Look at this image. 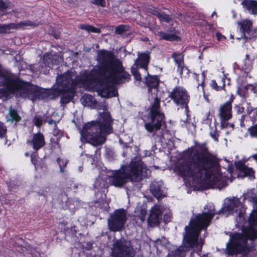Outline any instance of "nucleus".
Masks as SVG:
<instances>
[{"label":"nucleus","instance_id":"obj_32","mask_svg":"<svg viewBox=\"0 0 257 257\" xmlns=\"http://www.w3.org/2000/svg\"><path fill=\"white\" fill-rule=\"evenodd\" d=\"M226 77L225 76H223L221 77V82L222 83V85L218 86L217 82L215 80H212L210 83V86L214 90L216 91H220L221 90H224L225 92L226 91L225 87V80Z\"/></svg>","mask_w":257,"mask_h":257},{"label":"nucleus","instance_id":"obj_2","mask_svg":"<svg viewBox=\"0 0 257 257\" xmlns=\"http://www.w3.org/2000/svg\"><path fill=\"white\" fill-rule=\"evenodd\" d=\"M97 61L100 64L99 69L90 73L94 76L105 75L106 80H111L116 84H123L131 80V75L125 71L121 61L115 58L112 52L104 49L98 50Z\"/></svg>","mask_w":257,"mask_h":257},{"label":"nucleus","instance_id":"obj_58","mask_svg":"<svg viewBox=\"0 0 257 257\" xmlns=\"http://www.w3.org/2000/svg\"><path fill=\"white\" fill-rule=\"evenodd\" d=\"M9 8V4L3 0H0V10H6Z\"/></svg>","mask_w":257,"mask_h":257},{"label":"nucleus","instance_id":"obj_46","mask_svg":"<svg viewBox=\"0 0 257 257\" xmlns=\"http://www.w3.org/2000/svg\"><path fill=\"white\" fill-rule=\"evenodd\" d=\"M247 132L251 137H255L257 138V122L256 124H252L247 128Z\"/></svg>","mask_w":257,"mask_h":257},{"label":"nucleus","instance_id":"obj_37","mask_svg":"<svg viewBox=\"0 0 257 257\" xmlns=\"http://www.w3.org/2000/svg\"><path fill=\"white\" fill-rule=\"evenodd\" d=\"M138 66H136L133 65L131 68V72L132 73L133 76L134 77V79L139 81H141L142 80V76L140 72L139 71L138 69H140Z\"/></svg>","mask_w":257,"mask_h":257},{"label":"nucleus","instance_id":"obj_36","mask_svg":"<svg viewBox=\"0 0 257 257\" xmlns=\"http://www.w3.org/2000/svg\"><path fill=\"white\" fill-rule=\"evenodd\" d=\"M15 23H10L9 24H0V34H9L10 33L11 29H14L15 27Z\"/></svg>","mask_w":257,"mask_h":257},{"label":"nucleus","instance_id":"obj_59","mask_svg":"<svg viewBox=\"0 0 257 257\" xmlns=\"http://www.w3.org/2000/svg\"><path fill=\"white\" fill-rule=\"evenodd\" d=\"M108 227L111 230L116 231L122 230L124 226H108Z\"/></svg>","mask_w":257,"mask_h":257},{"label":"nucleus","instance_id":"obj_28","mask_svg":"<svg viewBox=\"0 0 257 257\" xmlns=\"http://www.w3.org/2000/svg\"><path fill=\"white\" fill-rule=\"evenodd\" d=\"M94 189L95 191H103L102 190L108 187L106 179H103L101 177H98L94 181Z\"/></svg>","mask_w":257,"mask_h":257},{"label":"nucleus","instance_id":"obj_47","mask_svg":"<svg viewBox=\"0 0 257 257\" xmlns=\"http://www.w3.org/2000/svg\"><path fill=\"white\" fill-rule=\"evenodd\" d=\"M158 19L161 22L166 23H169L172 20V18L170 16L164 13H161L159 15Z\"/></svg>","mask_w":257,"mask_h":257},{"label":"nucleus","instance_id":"obj_62","mask_svg":"<svg viewBox=\"0 0 257 257\" xmlns=\"http://www.w3.org/2000/svg\"><path fill=\"white\" fill-rule=\"evenodd\" d=\"M234 99L235 96H234L233 94H232L230 96L229 99L226 102L229 104H232Z\"/></svg>","mask_w":257,"mask_h":257},{"label":"nucleus","instance_id":"obj_31","mask_svg":"<svg viewBox=\"0 0 257 257\" xmlns=\"http://www.w3.org/2000/svg\"><path fill=\"white\" fill-rule=\"evenodd\" d=\"M40 22L37 21H31L30 20L24 21L20 22L17 24H15V28L17 29L18 28H24L25 27H31L33 28H36L40 25Z\"/></svg>","mask_w":257,"mask_h":257},{"label":"nucleus","instance_id":"obj_18","mask_svg":"<svg viewBox=\"0 0 257 257\" xmlns=\"http://www.w3.org/2000/svg\"><path fill=\"white\" fill-rule=\"evenodd\" d=\"M172 58L173 59L175 65L177 66V71L179 73L180 76H183V72H186L185 77H189V70L187 67L185 66L184 62V56L180 53L175 52L172 54Z\"/></svg>","mask_w":257,"mask_h":257},{"label":"nucleus","instance_id":"obj_56","mask_svg":"<svg viewBox=\"0 0 257 257\" xmlns=\"http://www.w3.org/2000/svg\"><path fill=\"white\" fill-rule=\"evenodd\" d=\"M235 108L236 110V112L238 114H242L243 112H244V107L243 106H241L240 105H236Z\"/></svg>","mask_w":257,"mask_h":257},{"label":"nucleus","instance_id":"obj_39","mask_svg":"<svg viewBox=\"0 0 257 257\" xmlns=\"http://www.w3.org/2000/svg\"><path fill=\"white\" fill-rule=\"evenodd\" d=\"M37 152L38 151H34L31 155V162L34 165L36 169L39 167H42L38 163L39 161H38L39 156Z\"/></svg>","mask_w":257,"mask_h":257},{"label":"nucleus","instance_id":"obj_17","mask_svg":"<svg viewBox=\"0 0 257 257\" xmlns=\"http://www.w3.org/2000/svg\"><path fill=\"white\" fill-rule=\"evenodd\" d=\"M240 204V198L233 197L232 198H229L226 203L223 204L221 208L217 212L218 214H225L226 216L232 214L235 208L239 207Z\"/></svg>","mask_w":257,"mask_h":257},{"label":"nucleus","instance_id":"obj_49","mask_svg":"<svg viewBox=\"0 0 257 257\" xmlns=\"http://www.w3.org/2000/svg\"><path fill=\"white\" fill-rule=\"evenodd\" d=\"M91 3L98 7L104 8L106 7L105 0H91Z\"/></svg>","mask_w":257,"mask_h":257},{"label":"nucleus","instance_id":"obj_15","mask_svg":"<svg viewBox=\"0 0 257 257\" xmlns=\"http://www.w3.org/2000/svg\"><path fill=\"white\" fill-rule=\"evenodd\" d=\"M238 26H239V30L241 33V37L246 41L251 40L257 36V32L255 30H252V22L247 19L242 20L238 22Z\"/></svg>","mask_w":257,"mask_h":257},{"label":"nucleus","instance_id":"obj_10","mask_svg":"<svg viewBox=\"0 0 257 257\" xmlns=\"http://www.w3.org/2000/svg\"><path fill=\"white\" fill-rule=\"evenodd\" d=\"M82 81L84 84L91 85L95 82H98L101 84V88L99 89V93L105 98H111L116 96L118 95L117 88L110 83L114 85H120L113 83L111 80H106L105 78V75H103L102 78L100 76H95L92 73L85 75L82 78Z\"/></svg>","mask_w":257,"mask_h":257},{"label":"nucleus","instance_id":"obj_33","mask_svg":"<svg viewBox=\"0 0 257 257\" xmlns=\"http://www.w3.org/2000/svg\"><path fill=\"white\" fill-rule=\"evenodd\" d=\"M242 197H243V202H244L246 200H248V201L254 204L256 202V200H257V195L254 192L253 189L249 190L246 193H243Z\"/></svg>","mask_w":257,"mask_h":257},{"label":"nucleus","instance_id":"obj_1","mask_svg":"<svg viewBox=\"0 0 257 257\" xmlns=\"http://www.w3.org/2000/svg\"><path fill=\"white\" fill-rule=\"evenodd\" d=\"M188 161L181 162L178 171L182 177H189L201 180L204 175V180L207 182V188L218 184L221 175L218 172L220 160L211 153L206 142H195L193 147L186 151Z\"/></svg>","mask_w":257,"mask_h":257},{"label":"nucleus","instance_id":"obj_6","mask_svg":"<svg viewBox=\"0 0 257 257\" xmlns=\"http://www.w3.org/2000/svg\"><path fill=\"white\" fill-rule=\"evenodd\" d=\"M56 82L57 86L52 88L51 97L55 98L62 95L60 103L62 104L70 102L76 92L78 85L81 83L84 84L82 78L76 77L73 79L72 73L69 70L62 74L58 75Z\"/></svg>","mask_w":257,"mask_h":257},{"label":"nucleus","instance_id":"obj_25","mask_svg":"<svg viewBox=\"0 0 257 257\" xmlns=\"http://www.w3.org/2000/svg\"><path fill=\"white\" fill-rule=\"evenodd\" d=\"M162 185L158 182H153L150 185V191L153 195L158 199L164 197Z\"/></svg>","mask_w":257,"mask_h":257},{"label":"nucleus","instance_id":"obj_61","mask_svg":"<svg viewBox=\"0 0 257 257\" xmlns=\"http://www.w3.org/2000/svg\"><path fill=\"white\" fill-rule=\"evenodd\" d=\"M257 116V110L253 111V116L251 118L252 124H253L255 122L256 119L255 117Z\"/></svg>","mask_w":257,"mask_h":257},{"label":"nucleus","instance_id":"obj_27","mask_svg":"<svg viewBox=\"0 0 257 257\" xmlns=\"http://www.w3.org/2000/svg\"><path fill=\"white\" fill-rule=\"evenodd\" d=\"M60 142V140L59 139H54V138H51L49 144L50 154L58 155L61 153V146Z\"/></svg>","mask_w":257,"mask_h":257},{"label":"nucleus","instance_id":"obj_22","mask_svg":"<svg viewBox=\"0 0 257 257\" xmlns=\"http://www.w3.org/2000/svg\"><path fill=\"white\" fill-rule=\"evenodd\" d=\"M147 75L145 77V83L148 87V92H151L152 89L158 90L160 83V76L159 75H153L147 72Z\"/></svg>","mask_w":257,"mask_h":257},{"label":"nucleus","instance_id":"obj_30","mask_svg":"<svg viewBox=\"0 0 257 257\" xmlns=\"http://www.w3.org/2000/svg\"><path fill=\"white\" fill-rule=\"evenodd\" d=\"M247 106L246 108V114L242 115L240 118V125L241 127L244 128H245L246 126L249 125V124H247L245 122V121L246 122L247 121L246 117H247L248 115H250L254 110V109L252 108L250 103H247Z\"/></svg>","mask_w":257,"mask_h":257},{"label":"nucleus","instance_id":"obj_3","mask_svg":"<svg viewBox=\"0 0 257 257\" xmlns=\"http://www.w3.org/2000/svg\"><path fill=\"white\" fill-rule=\"evenodd\" d=\"M113 119L108 111L99 114L98 120L85 123L80 134L87 142L93 146H100L106 140V136L113 132Z\"/></svg>","mask_w":257,"mask_h":257},{"label":"nucleus","instance_id":"obj_7","mask_svg":"<svg viewBox=\"0 0 257 257\" xmlns=\"http://www.w3.org/2000/svg\"><path fill=\"white\" fill-rule=\"evenodd\" d=\"M161 100L156 96L151 104L146 116V121L144 123L145 130L149 133L153 134V136L162 140L164 138L162 127L166 128L165 115L162 111Z\"/></svg>","mask_w":257,"mask_h":257},{"label":"nucleus","instance_id":"obj_52","mask_svg":"<svg viewBox=\"0 0 257 257\" xmlns=\"http://www.w3.org/2000/svg\"><path fill=\"white\" fill-rule=\"evenodd\" d=\"M247 85L248 89H250L251 92L257 96V84H247Z\"/></svg>","mask_w":257,"mask_h":257},{"label":"nucleus","instance_id":"obj_29","mask_svg":"<svg viewBox=\"0 0 257 257\" xmlns=\"http://www.w3.org/2000/svg\"><path fill=\"white\" fill-rule=\"evenodd\" d=\"M9 115L10 116V118H7V121L8 122L13 123L15 121L16 122H18L22 119L18 110L13 108L12 106L9 107Z\"/></svg>","mask_w":257,"mask_h":257},{"label":"nucleus","instance_id":"obj_57","mask_svg":"<svg viewBox=\"0 0 257 257\" xmlns=\"http://www.w3.org/2000/svg\"><path fill=\"white\" fill-rule=\"evenodd\" d=\"M147 214V211L145 209H141L140 211V214L139 216V218L142 221H144L145 219L146 216Z\"/></svg>","mask_w":257,"mask_h":257},{"label":"nucleus","instance_id":"obj_44","mask_svg":"<svg viewBox=\"0 0 257 257\" xmlns=\"http://www.w3.org/2000/svg\"><path fill=\"white\" fill-rule=\"evenodd\" d=\"M242 173H243V177H249L253 179L255 178V172L252 168L246 166L245 169H244Z\"/></svg>","mask_w":257,"mask_h":257},{"label":"nucleus","instance_id":"obj_12","mask_svg":"<svg viewBox=\"0 0 257 257\" xmlns=\"http://www.w3.org/2000/svg\"><path fill=\"white\" fill-rule=\"evenodd\" d=\"M3 88H0V99L7 100L11 95L18 97L19 93V77L14 75H4L2 82Z\"/></svg>","mask_w":257,"mask_h":257},{"label":"nucleus","instance_id":"obj_20","mask_svg":"<svg viewBox=\"0 0 257 257\" xmlns=\"http://www.w3.org/2000/svg\"><path fill=\"white\" fill-rule=\"evenodd\" d=\"M151 60V52L146 51L144 52H138V57L133 65L148 71V66Z\"/></svg>","mask_w":257,"mask_h":257},{"label":"nucleus","instance_id":"obj_21","mask_svg":"<svg viewBox=\"0 0 257 257\" xmlns=\"http://www.w3.org/2000/svg\"><path fill=\"white\" fill-rule=\"evenodd\" d=\"M27 143L32 146L34 151H38L46 145L44 135L39 131L34 134L32 139L27 140Z\"/></svg>","mask_w":257,"mask_h":257},{"label":"nucleus","instance_id":"obj_24","mask_svg":"<svg viewBox=\"0 0 257 257\" xmlns=\"http://www.w3.org/2000/svg\"><path fill=\"white\" fill-rule=\"evenodd\" d=\"M241 5L245 9L247 10L249 14L257 16V1L243 0Z\"/></svg>","mask_w":257,"mask_h":257},{"label":"nucleus","instance_id":"obj_50","mask_svg":"<svg viewBox=\"0 0 257 257\" xmlns=\"http://www.w3.org/2000/svg\"><path fill=\"white\" fill-rule=\"evenodd\" d=\"M172 218V213L169 211L168 213H166L163 216V222L165 224L169 223Z\"/></svg>","mask_w":257,"mask_h":257},{"label":"nucleus","instance_id":"obj_9","mask_svg":"<svg viewBox=\"0 0 257 257\" xmlns=\"http://www.w3.org/2000/svg\"><path fill=\"white\" fill-rule=\"evenodd\" d=\"M19 93L18 97H29L32 100L45 99L51 97V89H44L31 82L26 81L19 77Z\"/></svg>","mask_w":257,"mask_h":257},{"label":"nucleus","instance_id":"obj_51","mask_svg":"<svg viewBox=\"0 0 257 257\" xmlns=\"http://www.w3.org/2000/svg\"><path fill=\"white\" fill-rule=\"evenodd\" d=\"M235 168L240 171L241 172H242L244 169H245V167L246 166L241 161H238L235 163Z\"/></svg>","mask_w":257,"mask_h":257},{"label":"nucleus","instance_id":"obj_4","mask_svg":"<svg viewBox=\"0 0 257 257\" xmlns=\"http://www.w3.org/2000/svg\"><path fill=\"white\" fill-rule=\"evenodd\" d=\"M240 232L230 233L229 241L226 243L224 252L229 255L236 257H250V249L247 245L248 239L257 238V229L254 226H240Z\"/></svg>","mask_w":257,"mask_h":257},{"label":"nucleus","instance_id":"obj_26","mask_svg":"<svg viewBox=\"0 0 257 257\" xmlns=\"http://www.w3.org/2000/svg\"><path fill=\"white\" fill-rule=\"evenodd\" d=\"M157 36L160 40H164L168 41L180 42L181 38L180 37L176 35V34H170L163 31L158 32Z\"/></svg>","mask_w":257,"mask_h":257},{"label":"nucleus","instance_id":"obj_34","mask_svg":"<svg viewBox=\"0 0 257 257\" xmlns=\"http://www.w3.org/2000/svg\"><path fill=\"white\" fill-rule=\"evenodd\" d=\"M32 122L37 128L40 129L41 126L46 122V120L44 115H35L32 119Z\"/></svg>","mask_w":257,"mask_h":257},{"label":"nucleus","instance_id":"obj_16","mask_svg":"<svg viewBox=\"0 0 257 257\" xmlns=\"http://www.w3.org/2000/svg\"><path fill=\"white\" fill-rule=\"evenodd\" d=\"M127 219L126 210L119 208L110 214L107 219L108 225H125Z\"/></svg>","mask_w":257,"mask_h":257},{"label":"nucleus","instance_id":"obj_13","mask_svg":"<svg viewBox=\"0 0 257 257\" xmlns=\"http://www.w3.org/2000/svg\"><path fill=\"white\" fill-rule=\"evenodd\" d=\"M136 254L131 242L123 238L116 239L111 248L113 257H134Z\"/></svg>","mask_w":257,"mask_h":257},{"label":"nucleus","instance_id":"obj_55","mask_svg":"<svg viewBox=\"0 0 257 257\" xmlns=\"http://www.w3.org/2000/svg\"><path fill=\"white\" fill-rule=\"evenodd\" d=\"M82 246L83 248L89 250L92 248V243L90 242H84Z\"/></svg>","mask_w":257,"mask_h":257},{"label":"nucleus","instance_id":"obj_23","mask_svg":"<svg viewBox=\"0 0 257 257\" xmlns=\"http://www.w3.org/2000/svg\"><path fill=\"white\" fill-rule=\"evenodd\" d=\"M161 216V211L159 208L153 209L148 219V225H159Z\"/></svg>","mask_w":257,"mask_h":257},{"label":"nucleus","instance_id":"obj_53","mask_svg":"<svg viewBox=\"0 0 257 257\" xmlns=\"http://www.w3.org/2000/svg\"><path fill=\"white\" fill-rule=\"evenodd\" d=\"M210 136L212 139L214 140V141L218 142V137L219 136V132L217 131L216 128L213 133H210Z\"/></svg>","mask_w":257,"mask_h":257},{"label":"nucleus","instance_id":"obj_41","mask_svg":"<svg viewBox=\"0 0 257 257\" xmlns=\"http://www.w3.org/2000/svg\"><path fill=\"white\" fill-rule=\"evenodd\" d=\"M248 225H257V210H253L249 214L248 218Z\"/></svg>","mask_w":257,"mask_h":257},{"label":"nucleus","instance_id":"obj_42","mask_svg":"<svg viewBox=\"0 0 257 257\" xmlns=\"http://www.w3.org/2000/svg\"><path fill=\"white\" fill-rule=\"evenodd\" d=\"M7 127L6 125L2 122L0 121V138L5 139L7 141Z\"/></svg>","mask_w":257,"mask_h":257},{"label":"nucleus","instance_id":"obj_43","mask_svg":"<svg viewBox=\"0 0 257 257\" xmlns=\"http://www.w3.org/2000/svg\"><path fill=\"white\" fill-rule=\"evenodd\" d=\"M53 135L56 137L54 139H59L61 140V138L64 136V133L61 130L58 128L57 124H55L54 128L53 131Z\"/></svg>","mask_w":257,"mask_h":257},{"label":"nucleus","instance_id":"obj_54","mask_svg":"<svg viewBox=\"0 0 257 257\" xmlns=\"http://www.w3.org/2000/svg\"><path fill=\"white\" fill-rule=\"evenodd\" d=\"M216 37L218 41H225L226 40V37L219 32L216 33Z\"/></svg>","mask_w":257,"mask_h":257},{"label":"nucleus","instance_id":"obj_64","mask_svg":"<svg viewBox=\"0 0 257 257\" xmlns=\"http://www.w3.org/2000/svg\"><path fill=\"white\" fill-rule=\"evenodd\" d=\"M251 157L254 160L256 161V162H257V153L252 155Z\"/></svg>","mask_w":257,"mask_h":257},{"label":"nucleus","instance_id":"obj_35","mask_svg":"<svg viewBox=\"0 0 257 257\" xmlns=\"http://www.w3.org/2000/svg\"><path fill=\"white\" fill-rule=\"evenodd\" d=\"M80 28L82 30H85L88 32H92L98 34L101 32L100 29L96 28L92 25L88 24H82L80 26Z\"/></svg>","mask_w":257,"mask_h":257},{"label":"nucleus","instance_id":"obj_11","mask_svg":"<svg viewBox=\"0 0 257 257\" xmlns=\"http://www.w3.org/2000/svg\"><path fill=\"white\" fill-rule=\"evenodd\" d=\"M168 97L176 106L185 109L186 112L189 111L190 95L185 88L180 85L175 86L171 91L168 92Z\"/></svg>","mask_w":257,"mask_h":257},{"label":"nucleus","instance_id":"obj_19","mask_svg":"<svg viewBox=\"0 0 257 257\" xmlns=\"http://www.w3.org/2000/svg\"><path fill=\"white\" fill-rule=\"evenodd\" d=\"M232 104H229L226 102H224L220 105L218 110V115L221 120V126L223 127L224 123H226V121L231 119L232 117Z\"/></svg>","mask_w":257,"mask_h":257},{"label":"nucleus","instance_id":"obj_5","mask_svg":"<svg viewBox=\"0 0 257 257\" xmlns=\"http://www.w3.org/2000/svg\"><path fill=\"white\" fill-rule=\"evenodd\" d=\"M145 165L141 160H132L128 165H123L114 170L109 177L111 185L121 188L127 182H139L142 180V173Z\"/></svg>","mask_w":257,"mask_h":257},{"label":"nucleus","instance_id":"obj_45","mask_svg":"<svg viewBox=\"0 0 257 257\" xmlns=\"http://www.w3.org/2000/svg\"><path fill=\"white\" fill-rule=\"evenodd\" d=\"M57 162L60 167V172L64 173L65 172V168H66L68 163V161L62 160L60 158L58 157L57 159Z\"/></svg>","mask_w":257,"mask_h":257},{"label":"nucleus","instance_id":"obj_40","mask_svg":"<svg viewBox=\"0 0 257 257\" xmlns=\"http://www.w3.org/2000/svg\"><path fill=\"white\" fill-rule=\"evenodd\" d=\"M130 27L127 25H120L117 26L115 29V33L117 35H122L129 31Z\"/></svg>","mask_w":257,"mask_h":257},{"label":"nucleus","instance_id":"obj_14","mask_svg":"<svg viewBox=\"0 0 257 257\" xmlns=\"http://www.w3.org/2000/svg\"><path fill=\"white\" fill-rule=\"evenodd\" d=\"M208 209L207 211L202 212V213L193 214L188 225H210L212 220L216 214H218L215 211L213 205L204 206V209Z\"/></svg>","mask_w":257,"mask_h":257},{"label":"nucleus","instance_id":"obj_48","mask_svg":"<svg viewBox=\"0 0 257 257\" xmlns=\"http://www.w3.org/2000/svg\"><path fill=\"white\" fill-rule=\"evenodd\" d=\"M77 227L78 226H72L70 228V231L72 232V234L74 235L76 237L84 235L78 230Z\"/></svg>","mask_w":257,"mask_h":257},{"label":"nucleus","instance_id":"obj_60","mask_svg":"<svg viewBox=\"0 0 257 257\" xmlns=\"http://www.w3.org/2000/svg\"><path fill=\"white\" fill-rule=\"evenodd\" d=\"M202 81L200 83H198L199 85H200L203 88L205 86V80L206 78V75L205 72L203 71L201 73Z\"/></svg>","mask_w":257,"mask_h":257},{"label":"nucleus","instance_id":"obj_63","mask_svg":"<svg viewBox=\"0 0 257 257\" xmlns=\"http://www.w3.org/2000/svg\"><path fill=\"white\" fill-rule=\"evenodd\" d=\"M151 13L158 18L159 15L161 13L159 12L157 10H153Z\"/></svg>","mask_w":257,"mask_h":257},{"label":"nucleus","instance_id":"obj_38","mask_svg":"<svg viewBox=\"0 0 257 257\" xmlns=\"http://www.w3.org/2000/svg\"><path fill=\"white\" fill-rule=\"evenodd\" d=\"M248 90L247 85L241 87H238L237 90V94L243 98H246L249 97Z\"/></svg>","mask_w":257,"mask_h":257},{"label":"nucleus","instance_id":"obj_8","mask_svg":"<svg viewBox=\"0 0 257 257\" xmlns=\"http://www.w3.org/2000/svg\"><path fill=\"white\" fill-rule=\"evenodd\" d=\"M208 226H186L183 235V244L174 251L169 253L167 257H185L186 252L191 248H200L201 250L203 242L198 240L200 231L206 229Z\"/></svg>","mask_w":257,"mask_h":257}]
</instances>
